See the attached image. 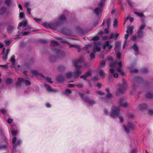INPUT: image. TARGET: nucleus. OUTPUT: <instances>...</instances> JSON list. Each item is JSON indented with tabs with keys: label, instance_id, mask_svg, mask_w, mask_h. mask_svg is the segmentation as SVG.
Returning <instances> with one entry per match:
<instances>
[{
	"label": "nucleus",
	"instance_id": "nucleus-1",
	"mask_svg": "<svg viewBox=\"0 0 153 153\" xmlns=\"http://www.w3.org/2000/svg\"><path fill=\"white\" fill-rule=\"evenodd\" d=\"M11 133L12 135L14 136H15L17 133V131H16L13 130L11 131ZM17 138L15 136H14L12 139V143L13 144L12 149V153H15L16 152V146H19L22 143V141L20 139H18L17 142L15 143L16 140Z\"/></svg>",
	"mask_w": 153,
	"mask_h": 153
},
{
	"label": "nucleus",
	"instance_id": "nucleus-2",
	"mask_svg": "<svg viewBox=\"0 0 153 153\" xmlns=\"http://www.w3.org/2000/svg\"><path fill=\"white\" fill-rule=\"evenodd\" d=\"M110 66L112 68L115 66L117 71L120 73L122 76L124 75L125 73L123 70L122 64L121 62H117V61H115L112 62L110 63Z\"/></svg>",
	"mask_w": 153,
	"mask_h": 153
},
{
	"label": "nucleus",
	"instance_id": "nucleus-3",
	"mask_svg": "<svg viewBox=\"0 0 153 153\" xmlns=\"http://www.w3.org/2000/svg\"><path fill=\"white\" fill-rule=\"evenodd\" d=\"M122 84H119L118 85V88L115 93L116 96H118L120 94L124 93L127 88L126 83L124 79L122 80Z\"/></svg>",
	"mask_w": 153,
	"mask_h": 153
},
{
	"label": "nucleus",
	"instance_id": "nucleus-4",
	"mask_svg": "<svg viewBox=\"0 0 153 153\" xmlns=\"http://www.w3.org/2000/svg\"><path fill=\"white\" fill-rule=\"evenodd\" d=\"M120 112V109L119 107L113 106L111 108L110 115L113 118H116L119 116Z\"/></svg>",
	"mask_w": 153,
	"mask_h": 153
},
{
	"label": "nucleus",
	"instance_id": "nucleus-5",
	"mask_svg": "<svg viewBox=\"0 0 153 153\" xmlns=\"http://www.w3.org/2000/svg\"><path fill=\"white\" fill-rule=\"evenodd\" d=\"M79 95L82 99L85 102L88 103L90 105H93L95 103V102L92 100H91L89 97L85 96L84 94L79 93Z\"/></svg>",
	"mask_w": 153,
	"mask_h": 153
},
{
	"label": "nucleus",
	"instance_id": "nucleus-6",
	"mask_svg": "<svg viewBox=\"0 0 153 153\" xmlns=\"http://www.w3.org/2000/svg\"><path fill=\"white\" fill-rule=\"evenodd\" d=\"M74 66L75 67L76 70L73 72V76L74 79H76L79 75L81 74L82 73L80 70V69L82 68V67L81 65H77L75 61H74Z\"/></svg>",
	"mask_w": 153,
	"mask_h": 153
},
{
	"label": "nucleus",
	"instance_id": "nucleus-7",
	"mask_svg": "<svg viewBox=\"0 0 153 153\" xmlns=\"http://www.w3.org/2000/svg\"><path fill=\"white\" fill-rule=\"evenodd\" d=\"M52 50L54 51L58 56V57L62 58L65 57V53L61 49H59L55 48H53Z\"/></svg>",
	"mask_w": 153,
	"mask_h": 153
},
{
	"label": "nucleus",
	"instance_id": "nucleus-8",
	"mask_svg": "<svg viewBox=\"0 0 153 153\" xmlns=\"http://www.w3.org/2000/svg\"><path fill=\"white\" fill-rule=\"evenodd\" d=\"M100 44V42H94L93 52H99L101 51Z\"/></svg>",
	"mask_w": 153,
	"mask_h": 153
},
{
	"label": "nucleus",
	"instance_id": "nucleus-9",
	"mask_svg": "<svg viewBox=\"0 0 153 153\" xmlns=\"http://www.w3.org/2000/svg\"><path fill=\"white\" fill-rule=\"evenodd\" d=\"M123 126L125 131L127 134L129 133L130 131L133 130L134 128V127L132 124L130 122L128 123L127 126L123 125Z\"/></svg>",
	"mask_w": 153,
	"mask_h": 153
},
{
	"label": "nucleus",
	"instance_id": "nucleus-10",
	"mask_svg": "<svg viewBox=\"0 0 153 153\" xmlns=\"http://www.w3.org/2000/svg\"><path fill=\"white\" fill-rule=\"evenodd\" d=\"M91 75V74L90 71H88L86 72L84 75H82L80 76V78L83 79L85 80H87V78Z\"/></svg>",
	"mask_w": 153,
	"mask_h": 153
},
{
	"label": "nucleus",
	"instance_id": "nucleus-11",
	"mask_svg": "<svg viewBox=\"0 0 153 153\" xmlns=\"http://www.w3.org/2000/svg\"><path fill=\"white\" fill-rule=\"evenodd\" d=\"M18 79L19 81L20 82H23V83L25 84L26 86L30 85H31V82L28 80H25L22 78H18Z\"/></svg>",
	"mask_w": 153,
	"mask_h": 153
},
{
	"label": "nucleus",
	"instance_id": "nucleus-12",
	"mask_svg": "<svg viewBox=\"0 0 153 153\" xmlns=\"http://www.w3.org/2000/svg\"><path fill=\"white\" fill-rule=\"evenodd\" d=\"M131 48L134 50L136 56L138 54L139 48L136 43H134Z\"/></svg>",
	"mask_w": 153,
	"mask_h": 153
},
{
	"label": "nucleus",
	"instance_id": "nucleus-13",
	"mask_svg": "<svg viewBox=\"0 0 153 153\" xmlns=\"http://www.w3.org/2000/svg\"><path fill=\"white\" fill-rule=\"evenodd\" d=\"M103 7H97L94 10L95 13L98 16L100 13L102 12V10Z\"/></svg>",
	"mask_w": 153,
	"mask_h": 153
},
{
	"label": "nucleus",
	"instance_id": "nucleus-14",
	"mask_svg": "<svg viewBox=\"0 0 153 153\" xmlns=\"http://www.w3.org/2000/svg\"><path fill=\"white\" fill-rule=\"evenodd\" d=\"M121 46L120 42H117L115 43V47L114 50L115 51H120Z\"/></svg>",
	"mask_w": 153,
	"mask_h": 153
},
{
	"label": "nucleus",
	"instance_id": "nucleus-15",
	"mask_svg": "<svg viewBox=\"0 0 153 153\" xmlns=\"http://www.w3.org/2000/svg\"><path fill=\"white\" fill-rule=\"evenodd\" d=\"M135 79L136 81L135 82V83H143V79L142 77H141L139 76H137L135 77Z\"/></svg>",
	"mask_w": 153,
	"mask_h": 153
},
{
	"label": "nucleus",
	"instance_id": "nucleus-16",
	"mask_svg": "<svg viewBox=\"0 0 153 153\" xmlns=\"http://www.w3.org/2000/svg\"><path fill=\"white\" fill-rule=\"evenodd\" d=\"M57 81L59 82L62 83L65 80V78L62 75H60L56 77Z\"/></svg>",
	"mask_w": 153,
	"mask_h": 153
},
{
	"label": "nucleus",
	"instance_id": "nucleus-17",
	"mask_svg": "<svg viewBox=\"0 0 153 153\" xmlns=\"http://www.w3.org/2000/svg\"><path fill=\"white\" fill-rule=\"evenodd\" d=\"M147 107V105L145 103L140 104L139 105V109L141 111L144 110Z\"/></svg>",
	"mask_w": 153,
	"mask_h": 153
},
{
	"label": "nucleus",
	"instance_id": "nucleus-18",
	"mask_svg": "<svg viewBox=\"0 0 153 153\" xmlns=\"http://www.w3.org/2000/svg\"><path fill=\"white\" fill-rule=\"evenodd\" d=\"M45 86L47 91L49 92H54L55 89H52L50 86L47 84H45Z\"/></svg>",
	"mask_w": 153,
	"mask_h": 153
},
{
	"label": "nucleus",
	"instance_id": "nucleus-19",
	"mask_svg": "<svg viewBox=\"0 0 153 153\" xmlns=\"http://www.w3.org/2000/svg\"><path fill=\"white\" fill-rule=\"evenodd\" d=\"M74 47L75 48L78 50V52H80V46L76 44L70 45V48Z\"/></svg>",
	"mask_w": 153,
	"mask_h": 153
},
{
	"label": "nucleus",
	"instance_id": "nucleus-20",
	"mask_svg": "<svg viewBox=\"0 0 153 153\" xmlns=\"http://www.w3.org/2000/svg\"><path fill=\"white\" fill-rule=\"evenodd\" d=\"M119 35L118 33H111L110 36L109 38H117Z\"/></svg>",
	"mask_w": 153,
	"mask_h": 153
},
{
	"label": "nucleus",
	"instance_id": "nucleus-21",
	"mask_svg": "<svg viewBox=\"0 0 153 153\" xmlns=\"http://www.w3.org/2000/svg\"><path fill=\"white\" fill-rule=\"evenodd\" d=\"M133 26L129 27L126 30V33H129L130 34H132L133 33Z\"/></svg>",
	"mask_w": 153,
	"mask_h": 153
},
{
	"label": "nucleus",
	"instance_id": "nucleus-22",
	"mask_svg": "<svg viewBox=\"0 0 153 153\" xmlns=\"http://www.w3.org/2000/svg\"><path fill=\"white\" fill-rule=\"evenodd\" d=\"M27 23V22L25 20L24 22H20L18 25V28L19 27H22L26 26Z\"/></svg>",
	"mask_w": 153,
	"mask_h": 153
},
{
	"label": "nucleus",
	"instance_id": "nucleus-23",
	"mask_svg": "<svg viewBox=\"0 0 153 153\" xmlns=\"http://www.w3.org/2000/svg\"><path fill=\"white\" fill-rule=\"evenodd\" d=\"M59 45V43L57 41L53 40L51 42L50 45L52 46H58Z\"/></svg>",
	"mask_w": 153,
	"mask_h": 153
},
{
	"label": "nucleus",
	"instance_id": "nucleus-24",
	"mask_svg": "<svg viewBox=\"0 0 153 153\" xmlns=\"http://www.w3.org/2000/svg\"><path fill=\"white\" fill-rule=\"evenodd\" d=\"M13 82L12 79L10 78H8L5 80V83L6 84H10Z\"/></svg>",
	"mask_w": 153,
	"mask_h": 153
},
{
	"label": "nucleus",
	"instance_id": "nucleus-25",
	"mask_svg": "<svg viewBox=\"0 0 153 153\" xmlns=\"http://www.w3.org/2000/svg\"><path fill=\"white\" fill-rule=\"evenodd\" d=\"M41 76L44 79H45L47 82L49 83H52L53 82L52 81V79L51 78L49 77H45L42 75H41Z\"/></svg>",
	"mask_w": 153,
	"mask_h": 153
},
{
	"label": "nucleus",
	"instance_id": "nucleus-26",
	"mask_svg": "<svg viewBox=\"0 0 153 153\" xmlns=\"http://www.w3.org/2000/svg\"><path fill=\"white\" fill-rule=\"evenodd\" d=\"M6 8L4 6L2 7L0 9V14H4L5 13L6 11Z\"/></svg>",
	"mask_w": 153,
	"mask_h": 153
},
{
	"label": "nucleus",
	"instance_id": "nucleus-27",
	"mask_svg": "<svg viewBox=\"0 0 153 153\" xmlns=\"http://www.w3.org/2000/svg\"><path fill=\"white\" fill-rule=\"evenodd\" d=\"M72 76H73V74L71 72L67 73L66 74V78L67 79H70Z\"/></svg>",
	"mask_w": 153,
	"mask_h": 153
},
{
	"label": "nucleus",
	"instance_id": "nucleus-28",
	"mask_svg": "<svg viewBox=\"0 0 153 153\" xmlns=\"http://www.w3.org/2000/svg\"><path fill=\"white\" fill-rule=\"evenodd\" d=\"M4 3L8 7H9L12 4L11 0H4Z\"/></svg>",
	"mask_w": 153,
	"mask_h": 153
},
{
	"label": "nucleus",
	"instance_id": "nucleus-29",
	"mask_svg": "<svg viewBox=\"0 0 153 153\" xmlns=\"http://www.w3.org/2000/svg\"><path fill=\"white\" fill-rule=\"evenodd\" d=\"M76 61L77 64L78 65V63H82L83 62V59L82 58H80L78 59L77 60L75 59L73 61V63L74 65V61Z\"/></svg>",
	"mask_w": 153,
	"mask_h": 153
},
{
	"label": "nucleus",
	"instance_id": "nucleus-30",
	"mask_svg": "<svg viewBox=\"0 0 153 153\" xmlns=\"http://www.w3.org/2000/svg\"><path fill=\"white\" fill-rule=\"evenodd\" d=\"M76 29L77 30V32L81 34H82L84 33V32L82 29L80 28L79 27H76Z\"/></svg>",
	"mask_w": 153,
	"mask_h": 153
},
{
	"label": "nucleus",
	"instance_id": "nucleus-31",
	"mask_svg": "<svg viewBox=\"0 0 153 153\" xmlns=\"http://www.w3.org/2000/svg\"><path fill=\"white\" fill-rule=\"evenodd\" d=\"M146 96L147 98L151 99L153 97V94L149 92L146 94Z\"/></svg>",
	"mask_w": 153,
	"mask_h": 153
},
{
	"label": "nucleus",
	"instance_id": "nucleus-32",
	"mask_svg": "<svg viewBox=\"0 0 153 153\" xmlns=\"http://www.w3.org/2000/svg\"><path fill=\"white\" fill-rule=\"evenodd\" d=\"M57 57L55 56V55H51L50 57V60L52 62L54 61Z\"/></svg>",
	"mask_w": 153,
	"mask_h": 153
},
{
	"label": "nucleus",
	"instance_id": "nucleus-33",
	"mask_svg": "<svg viewBox=\"0 0 153 153\" xmlns=\"http://www.w3.org/2000/svg\"><path fill=\"white\" fill-rule=\"evenodd\" d=\"M116 52L115 54L116 56L117 57L119 60L121 58V53H120V51H115Z\"/></svg>",
	"mask_w": 153,
	"mask_h": 153
},
{
	"label": "nucleus",
	"instance_id": "nucleus-34",
	"mask_svg": "<svg viewBox=\"0 0 153 153\" xmlns=\"http://www.w3.org/2000/svg\"><path fill=\"white\" fill-rule=\"evenodd\" d=\"M71 91L69 89H66L65 90V91L62 93V94H65L66 95H68V94H70L71 93Z\"/></svg>",
	"mask_w": 153,
	"mask_h": 153
},
{
	"label": "nucleus",
	"instance_id": "nucleus-35",
	"mask_svg": "<svg viewBox=\"0 0 153 153\" xmlns=\"http://www.w3.org/2000/svg\"><path fill=\"white\" fill-rule=\"evenodd\" d=\"M98 73L100 76L102 78H104L105 76V74L103 71L102 70H100L98 71Z\"/></svg>",
	"mask_w": 153,
	"mask_h": 153
},
{
	"label": "nucleus",
	"instance_id": "nucleus-36",
	"mask_svg": "<svg viewBox=\"0 0 153 153\" xmlns=\"http://www.w3.org/2000/svg\"><path fill=\"white\" fill-rule=\"evenodd\" d=\"M31 73L32 74H33L34 75H40V76H41V75H42L41 74H39L38 73L37 71H36V70H32L31 71Z\"/></svg>",
	"mask_w": 153,
	"mask_h": 153
},
{
	"label": "nucleus",
	"instance_id": "nucleus-37",
	"mask_svg": "<svg viewBox=\"0 0 153 153\" xmlns=\"http://www.w3.org/2000/svg\"><path fill=\"white\" fill-rule=\"evenodd\" d=\"M13 27L10 25H9L7 28V30L8 32L9 33L13 31Z\"/></svg>",
	"mask_w": 153,
	"mask_h": 153
},
{
	"label": "nucleus",
	"instance_id": "nucleus-38",
	"mask_svg": "<svg viewBox=\"0 0 153 153\" xmlns=\"http://www.w3.org/2000/svg\"><path fill=\"white\" fill-rule=\"evenodd\" d=\"M106 22L107 23V25L108 28H109L110 26L111 20L110 18H107L106 20Z\"/></svg>",
	"mask_w": 153,
	"mask_h": 153
},
{
	"label": "nucleus",
	"instance_id": "nucleus-39",
	"mask_svg": "<svg viewBox=\"0 0 153 153\" xmlns=\"http://www.w3.org/2000/svg\"><path fill=\"white\" fill-rule=\"evenodd\" d=\"M141 71L143 73H146L148 72V68H144L141 69Z\"/></svg>",
	"mask_w": 153,
	"mask_h": 153
},
{
	"label": "nucleus",
	"instance_id": "nucleus-40",
	"mask_svg": "<svg viewBox=\"0 0 153 153\" xmlns=\"http://www.w3.org/2000/svg\"><path fill=\"white\" fill-rule=\"evenodd\" d=\"M106 0H100V2L98 4L99 7H103Z\"/></svg>",
	"mask_w": 153,
	"mask_h": 153
},
{
	"label": "nucleus",
	"instance_id": "nucleus-41",
	"mask_svg": "<svg viewBox=\"0 0 153 153\" xmlns=\"http://www.w3.org/2000/svg\"><path fill=\"white\" fill-rule=\"evenodd\" d=\"M59 19L62 21H65L66 20V18L64 15H62L60 17Z\"/></svg>",
	"mask_w": 153,
	"mask_h": 153
},
{
	"label": "nucleus",
	"instance_id": "nucleus-42",
	"mask_svg": "<svg viewBox=\"0 0 153 153\" xmlns=\"http://www.w3.org/2000/svg\"><path fill=\"white\" fill-rule=\"evenodd\" d=\"M137 33L138 36L140 37H142L143 36V31L139 29L137 31Z\"/></svg>",
	"mask_w": 153,
	"mask_h": 153
},
{
	"label": "nucleus",
	"instance_id": "nucleus-43",
	"mask_svg": "<svg viewBox=\"0 0 153 153\" xmlns=\"http://www.w3.org/2000/svg\"><path fill=\"white\" fill-rule=\"evenodd\" d=\"M90 45H86L85 47H84L82 48H80V51H85L87 50L88 48L89 47Z\"/></svg>",
	"mask_w": 153,
	"mask_h": 153
},
{
	"label": "nucleus",
	"instance_id": "nucleus-44",
	"mask_svg": "<svg viewBox=\"0 0 153 153\" xmlns=\"http://www.w3.org/2000/svg\"><path fill=\"white\" fill-rule=\"evenodd\" d=\"M15 56L14 55H12L10 59V61L11 62L14 63L16 62V60L15 59Z\"/></svg>",
	"mask_w": 153,
	"mask_h": 153
},
{
	"label": "nucleus",
	"instance_id": "nucleus-45",
	"mask_svg": "<svg viewBox=\"0 0 153 153\" xmlns=\"http://www.w3.org/2000/svg\"><path fill=\"white\" fill-rule=\"evenodd\" d=\"M108 46V41H107L103 45V49L105 50L106 47H107Z\"/></svg>",
	"mask_w": 153,
	"mask_h": 153
},
{
	"label": "nucleus",
	"instance_id": "nucleus-46",
	"mask_svg": "<svg viewBox=\"0 0 153 153\" xmlns=\"http://www.w3.org/2000/svg\"><path fill=\"white\" fill-rule=\"evenodd\" d=\"M134 13L136 15L140 17H142L144 16V14L142 13H140L137 12H134Z\"/></svg>",
	"mask_w": 153,
	"mask_h": 153
},
{
	"label": "nucleus",
	"instance_id": "nucleus-47",
	"mask_svg": "<svg viewBox=\"0 0 153 153\" xmlns=\"http://www.w3.org/2000/svg\"><path fill=\"white\" fill-rule=\"evenodd\" d=\"M58 69L59 70L60 72H62L65 70V68L63 66H59Z\"/></svg>",
	"mask_w": 153,
	"mask_h": 153
},
{
	"label": "nucleus",
	"instance_id": "nucleus-48",
	"mask_svg": "<svg viewBox=\"0 0 153 153\" xmlns=\"http://www.w3.org/2000/svg\"><path fill=\"white\" fill-rule=\"evenodd\" d=\"M146 24L145 23H143L140 26L139 29L140 30H141L143 31V30L145 28V27H146Z\"/></svg>",
	"mask_w": 153,
	"mask_h": 153
},
{
	"label": "nucleus",
	"instance_id": "nucleus-49",
	"mask_svg": "<svg viewBox=\"0 0 153 153\" xmlns=\"http://www.w3.org/2000/svg\"><path fill=\"white\" fill-rule=\"evenodd\" d=\"M94 53V52H93L92 53H91L90 55V56L91 57V60L95 58V56Z\"/></svg>",
	"mask_w": 153,
	"mask_h": 153
},
{
	"label": "nucleus",
	"instance_id": "nucleus-50",
	"mask_svg": "<svg viewBox=\"0 0 153 153\" xmlns=\"http://www.w3.org/2000/svg\"><path fill=\"white\" fill-rule=\"evenodd\" d=\"M26 42H21L19 44V46L21 48L24 47L26 45Z\"/></svg>",
	"mask_w": 153,
	"mask_h": 153
},
{
	"label": "nucleus",
	"instance_id": "nucleus-51",
	"mask_svg": "<svg viewBox=\"0 0 153 153\" xmlns=\"http://www.w3.org/2000/svg\"><path fill=\"white\" fill-rule=\"evenodd\" d=\"M120 106L123 107L124 108H126L128 107V103L126 102L124 103H123L122 104H120Z\"/></svg>",
	"mask_w": 153,
	"mask_h": 153
},
{
	"label": "nucleus",
	"instance_id": "nucleus-52",
	"mask_svg": "<svg viewBox=\"0 0 153 153\" xmlns=\"http://www.w3.org/2000/svg\"><path fill=\"white\" fill-rule=\"evenodd\" d=\"M118 23V21L117 19H114L113 22V26L114 27L117 26Z\"/></svg>",
	"mask_w": 153,
	"mask_h": 153
},
{
	"label": "nucleus",
	"instance_id": "nucleus-53",
	"mask_svg": "<svg viewBox=\"0 0 153 153\" xmlns=\"http://www.w3.org/2000/svg\"><path fill=\"white\" fill-rule=\"evenodd\" d=\"M98 80V78L97 76H94L91 79V80L93 82L97 81Z\"/></svg>",
	"mask_w": 153,
	"mask_h": 153
},
{
	"label": "nucleus",
	"instance_id": "nucleus-54",
	"mask_svg": "<svg viewBox=\"0 0 153 153\" xmlns=\"http://www.w3.org/2000/svg\"><path fill=\"white\" fill-rule=\"evenodd\" d=\"M76 86L79 88H82L83 87L82 84L80 83H78L77 84H76Z\"/></svg>",
	"mask_w": 153,
	"mask_h": 153
},
{
	"label": "nucleus",
	"instance_id": "nucleus-55",
	"mask_svg": "<svg viewBox=\"0 0 153 153\" xmlns=\"http://www.w3.org/2000/svg\"><path fill=\"white\" fill-rule=\"evenodd\" d=\"M33 19L36 21V22L38 23H39L41 21V19L39 18H38L35 17H33Z\"/></svg>",
	"mask_w": 153,
	"mask_h": 153
},
{
	"label": "nucleus",
	"instance_id": "nucleus-56",
	"mask_svg": "<svg viewBox=\"0 0 153 153\" xmlns=\"http://www.w3.org/2000/svg\"><path fill=\"white\" fill-rule=\"evenodd\" d=\"M7 111L5 109H2L0 110V112L4 115L7 114Z\"/></svg>",
	"mask_w": 153,
	"mask_h": 153
},
{
	"label": "nucleus",
	"instance_id": "nucleus-57",
	"mask_svg": "<svg viewBox=\"0 0 153 153\" xmlns=\"http://www.w3.org/2000/svg\"><path fill=\"white\" fill-rule=\"evenodd\" d=\"M11 40H5L4 42L6 46H9L10 44Z\"/></svg>",
	"mask_w": 153,
	"mask_h": 153
},
{
	"label": "nucleus",
	"instance_id": "nucleus-58",
	"mask_svg": "<svg viewBox=\"0 0 153 153\" xmlns=\"http://www.w3.org/2000/svg\"><path fill=\"white\" fill-rule=\"evenodd\" d=\"M148 114L150 115H153V110H149L148 112Z\"/></svg>",
	"mask_w": 153,
	"mask_h": 153
},
{
	"label": "nucleus",
	"instance_id": "nucleus-59",
	"mask_svg": "<svg viewBox=\"0 0 153 153\" xmlns=\"http://www.w3.org/2000/svg\"><path fill=\"white\" fill-rule=\"evenodd\" d=\"M97 93L100 95H103L105 94L104 92L100 91H97Z\"/></svg>",
	"mask_w": 153,
	"mask_h": 153
},
{
	"label": "nucleus",
	"instance_id": "nucleus-60",
	"mask_svg": "<svg viewBox=\"0 0 153 153\" xmlns=\"http://www.w3.org/2000/svg\"><path fill=\"white\" fill-rule=\"evenodd\" d=\"M112 95L110 93H108L106 94L105 97L107 98H111Z\"/></svg>",
	"mask_w": 153,
	"mask_h": 153
},
{
	"label": "nucleus",
	"instance_id": "nucleus-61",
	"mask_svg": "<svg viewBox=\"0 0 153 153\" xmlns=\"http://www.w3.org/2000/svg\"><path fill=\"white\" fill-rule=\"evenodd\" d=\"M0 67L4 68L5 69H7L8 68L7 64L5 65H0Z\"/></svg>",
	"mask_w": 153,
	"mask_h": 153
},
{
	"label": "nucleus",
	"instance_id": "nucleus-62",
	"mask_svg": "<svg viewBox=\"0 0 153 153\" xmlns=\"http://www.w3.org/2000/svg\"><path fill=\"white\" fill-rule=\"evenodd\" d=\"M3 55L2 57V59L6 61L7 59V55L5 54Z\"/></svg>",
	"mask_w": 153,
	"mask_h": 153
},
{
	"label": "nucleus",
	"instance_id": "nucleus-63",
	"mask_svg": "<svg viewBox=\"0 0 153 153\" xmlns=\"http://www.w3.org/2000/svg\"><path fill=\"white\" fill-rule=\"evenodd\" d=\"M29 33H30V32L28 31H22V34L23 36L29 34Z\"/></svg>",
	"mask_w": 153,
	"mask_h": 153
},
{
	"label": "nucleus",
	"instance_id": "nucleus-64",
	"mask_svg": "<svg viewBox=\"0 0 153 153\" xmlns=\"http://www.w3.org/2000/svg\"><path fill=\"white\" fill-rule=\"evenodd\" d=\"M105 62L104 60H102L101 62L100 65L101 66L104 67L105 65Z\"/></svg>",
	"mask_w": 153,
	"mask_h": 153
}]
</instances>
